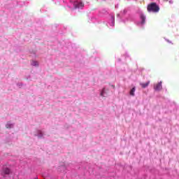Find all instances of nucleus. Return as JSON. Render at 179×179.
<instances>
[{
  "instance_id": "1",
  "label": "nucleus",
  "mask_w": 179,
  "mask_h": 179,
  "mask_svg": "<svg viewBox=\"0 0 179 179\" xmlns=\"http://www.w3.org/2000/svg\"><path fill=\"white\" fill-rule=\"evenodd\" d=\"M148 12H153L154 13H156L160 10V8H159V6L156 3H151L148 5L147 7Z\"/></svg>"
},
{
  "instance_id": "2",
  "label": "nucleus",
  "mask_w": 179,
  "mask_h": 179,
  "mask_svg": "<svg viewBox=\"0 0 179 179\" xmlns=\"http://www.w3.org/2000/svg\"><path fill=\"white\" fill-rule=\"evenodd\" d=\"M85 6V4L83 2L74 3L75 9H82Z\"/></svg>"
},
{
  "instance_id": "3",
  "label": "nucleus",
  "mask_w": 179,
  "mask_h": 179,
  "mask_svg": "<svg viewBox=\"0 0 179 179\" xmlns=\"http://www.w3.org/2000/svg\"><path fill=\"white\" fill-rule=\"evenodd\" d=\"M154 89L157 92H159V90H162V89H163V87L162 86V82L158 83L157 84H155L154 85Z\"/></svg>"
},
{
  "instance_id": "4",
  "label": "nucleus",
  "mask_w": 179,
  "mask_h": 179,
  "mask_svg": "<svg viewBox=\"0 0 179 179\" xmlns=\"http://www.w3.org/2000/svg\"><path fill=\"white\" fill-rule=\"evenodd\" d=\"M3 173H1L2 176L9 175V174H10V169L9 168L5 167L3 169Z\"/></svg>"
},
{
  "instance_id": "5",
  "label": "nucleus",
  "mask_w": 179,
  "mask_h": 179,
  "mask_svg": "<svg viewBox=\"0 0 179 179\" xmlns=\"http://www.w3.org/2000/svg\"><path fill=\"white\" fill-rule=\"evenodd\" d=\"M150 83V81H148L145 83H141L140 85H141V87H143V89H145L149 86Z\"/></svg>"
},
{
  "instance_id": "6",
  "label": "nucleus",
  "mask_w": 179,
  "mask_h": 179,
  "mask_svg": "<svg viewBox=\"0 0 179 179\" xmlns=\"http://www.w3.org/2000/svg\"><path fill=\"white\" fill-rule=\"evenodd\" d=\"M135 90H136L135 87H133V88L130 90V96H135Z\"/></svg>"
},
{
  "instance_id": "7",
  "label": "nucleus",
  "mask_w": 179,
  "mask_h": 179,
  "mask_svg": "<svg viewBox=\"0 0 179 179\" xmlns=\"http://www.w3.org/2000/svg\"><path fill=\"white\" fill-rule=\"evenodd\" d=\"M141 23L142 24H144L145 23V20H146V17H145L143 15H141Z\"/></svg>"
},
{
  "instance_id": "8",
  "label": "nucleus",
  "mask_w": 179,
  "mask_h": 179,
  "mask_svg": "<svg viewBox=\"0 0 179 179\" xmlns=\"http://www.w3.org/2000/svg\"><path fill=\"white\" fill-rule=\"evenodd\" d=\"M31 65H32L33 66H37L38 65V62H36V61H33V62H31Z\"/></svg>"
},
{
  "instance_id": "9",
  "label": "nucleus",
  "mask_w": 179,
  "mask_h": 179,
  "mask_svg": "<svg viewBox=\"0 0 179 179\" xmlns=\"http://www.w3.org/2000/svg\"><path fill=\"white\" fill-rule=\"evenodd\" d=\"M6 127L8 128V129H9V128H13V124L8 123V124L6 125Z\"/></svg>"
},
{
  "instance_id": "10",
  "label": "nucleus",
  "mask_w": 179,
  "mask_h": 179,
  "mask_svg": "<svg viewBox=\"0 0 179 179\" xmlns=\"http://www.w3.org/2000/svg\"><path fill=\"white\" fill-rule=\"evenodd\" d=\"M105 90H106V88H103V89L102 90L101 92V96L102 97H104V92H105Z\"/></svg>"
},
{
  "instance_id": "11",
  "label": "nucleus",
  "mask_w": 179,
  "mask_h": 179,
  "mask_svg": "<svg viewBox=\"0 0 179 179\" xmlns=\"http://www.w3.org/2000/svg\"><path fill=\"white\" fill-rule=\"evenodd\" d=\"M112 87H115L114 85H112Z\"/></svg>"
},
{
  "instance_id": "12",
  "label": "nucleus",
  "mask_w": 179,
  "mask_h": 179,
  "mask_svg": "<svg viewBox=\"0 0 179 179\" xmlns=\"http://www.w3.org/2000/svg\"><path fill=\"white\" fill-rule=\"evenodd\" d=\"M165 1H169V0H165Z\"/></svg>"
}]
</instances>
